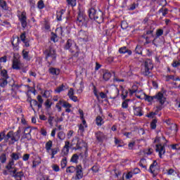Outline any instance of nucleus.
I'll return each mask as SVG.
<instances>
[{
    "label": "nucleus",
    "instance_id": "f257e3e1",
    "mask_svg": "<svg viewBox=\"0 0 180 180\" xmlns=\"http://www.w3.org/2000/svg\"><path fill=\"white\" fill-rule=\"evenodd\" d=\"M44 54L45 56V58L49 63V65H51L56 60L57 58V54L56 53V50L51 49H46Z\"/></svg>",
    "mask_w": 180,
    "mask_h": 180
},
{
    "label": "nucleus",
    "instance_id": "f03ea898",
    "mask_svg": "<svg viewBox=\"0 0 180 180\" xmlns=\"http://www.w3.org/2000/svg\"><path fill=\"white\" fill-rule=\"evenodd\" d=\"M143 99H145V101H147L148 102H151L152 101H154V99H156V101L159 102L160 105H164L166 101V98L164 97V94L161 92H159L157 95L154 96H150L145 94Z\"/></svg>",
    "mask_w": 180,
    "mask_h": 180
},
{
    "label": "nucleus",
    "instance_id": "7ed1b4c3",
    "mask_svg": "<svg viewBox=\"0 0 180 180\" xmlns=\"http://www.w3.org/2000/svg\"><path fill=\"white\" fill-rule=\"evenodd\" d=\"M102 11H96V10H95V8H90L89 11V16L90 19H94V20H96L98 23H101V22H102Z\"/></svg>",
    "mask_w": 180,
    "mask_h": 180
},
{
    "label": "nucleus",
    "instance_id": "20e7f679",
    "mask_svg": "<svg viewBox=\"0 0 180 180\" xmlns=\"http://www.w3.org/2000/svg\"><path fill=\"white\" fill-rule=\"evenodd\" d=\"M143 65L144 68L143 69L142 74L145 75V77H147L150 75L151 70L154 68V65L150 59L145 60Z\"/></svg>",
    "mask_w": 180,
    "mask_h": 180
},
{
    "label": "nucleus",
    "instance_id": "39448f33",
    "mask_svg": "<svg viewBox=\"0 0 180 180\" xmlns=\"http://www.w3.org/2000/svg\"><path fill=\"white\" fill-rule=\"evenodd\" d=\"M77 23L79 25V26H84V27L88 26V18L84 14V13H79Z\"/></svg>",
    "mask_w": 180,
    "mask_h": 180
},
{
    "label": "nucleus",
    "instance_id": "423d86ee",
    "mask_svg": "<svg viewBox=\"0 0 180 180\" xmlns=\"http://www.w3.org/2000/svg\"><path fill=\"white\" fill-rule=\"evenodd\" d=\"M58 36H64L63 33V27H58L56 30V34L54 32L51 33V40L53 43H57L58 41Z\"/></svg>",
    "mask_w": 180,
    "mask_h": 180
},
{
    "label": "nucleus",
    "instance_id": "0eeeda50",
    "mask_svg": "<svg viewBox=\"0 0 180 180\" xmlns=\"http://www.w3.org/2000/svg\"><path fill=\"white\" fill-rule=\"evenodd\" d=\"M129 94L130 95H133V94H135V96L138 99H144V95L146 94L143 93L142 91L137 90V86L134 85L132 86L131 89H129Z\"/></svg>",
    "mask_w": 180,
    "mask_h": 180
},
{
    "label": "nucleus",
    "instance_id": "6e6552de",
    "mask_svg": "<svg viewBox=\"0 0 180 180\" xmlns=\"http://www.w3.org/2000/svg\"><path fill=\"white\" fill-rule=\"evenodd\" d=\"M11 139V143L13 144L15 141H19L20 136L15 135L13 131H9L4 138L5 141H8Z\"/></svg>",
    "mask_w": 180,
    "mask_h": 180
},
{
    "label": "nucleus",
    "instance_id": "1a4fd4ad",
    "mask_svg": "<svg viewBox=\"0 0 180 180\" xmlns=\"http://www.w3.org/2000/svg\"><path fill=\"white\" fill-rule=\"evenodd\" d=\"M11 175L15 178V180H22V178L25 176V174H23V172H18V169H14V170L10 171Z\"/></svg>",
    "mask_w": 180,
    "mask_h": 180
},
{
    "label": "nucleus",
    "instance_id": "9d476101",
    "mask_svg": "<svg viewBox=\"0 0 180 180\" xmlns=\"http://www.w3.org/2000/svg\"><path fill=\"white\" fill-rule=\"evenodd\" d=\"M12 67L13 70H22L23 64L20 63V60H19V58L14 57Z\"/></svg>",
    "mask_w": 180,
    "mask_h": 180
},
{
    "label": "nucleus",
    "instance_id": "9b49d317",
    "mask_svg": "<svg viewBox=\"0 0 180 180\" xmlns=\"http://www.w3.org/2000/svg\"><path fill=\"white\" fill-rule=\"evenodd\" d=\"M20 21L21 22L22 27H26L27 26V22L26 21V12L22 11L20 14H18Z\"/></svg>",
    "mask_w": 180,
    "mask_h": 180
},
{
    "label": "nucleus",
    "instance_id": "f8f14e48",
    "mask_svg": "<svg viewBox=\"0 0 180 180\" xmlns=\"http://www.w3.org/2000/svg\"><path fill=\"white\" fill-rule=\"evenodd\" d=\"M155 150H156L157 153H159L160 158H162V155H164V154H165V147L164 146H162V144H157Z\"/></svg>",
    "mask_w": 180,
    "mask_h": 180
},
{
    "label": "nucleus",
    "instance_id": "ddd939ff",
    "mask_svg": "<svg viewBox=\"0 0 180 180\" xmlns=\"http://www.w3.org/2000/svg\"><path fill=\"white\" fill-rule=\"evenodd\" d=\"M82 167H81V165H79L77 167L76 169V180H79L81 179H82V176H84V174H82Z\"/></svg>",
    "mask_w": 180,
    "mask_h": 180
},
{
    "label": "nucleus",
    "instance_id": "4468645a",
    "mask_svg": "<svg viewBox=\"0 0 180 180\" xmlns=\"http://www.w3.org/2000/svg\"><path fill=\"white\" fill-rule=\"evenodd\" d=\"M6 169L9 171L10 174L11 171H14L15 169H17L16 167H15V161L9 160L8 163L6 166Z\"/></svg>",
    "mask_w": 180,
    "mask_h": 180
},
{
    "label": "nucleus",
    "instance_id": "2eb2a0df",
    "mask_svg": "<svg viewBox=\"0 0 180 180\" xmlns=\"http://www.w3.org/2000/svg\"><path fill=\"white\" fill-rule=\"evenodd\" d=\"M70 141H66L65 142V146L62 150V153H63L64 155H67V154H68V153H70Z\"/></svg>",
    "mask_w": 180,
    "mask_h": 180
},
{
    "label": "nucleus",
    "instance_id": "dca6fc26",
    "mask_svg": "<svg viewBox=\"0 0 180 180\" xmlns=\"http://www.w3.org/2000/svg\"><path fill=\"white\" fill-rule=\"evenodd\" d=\"M78 37L81 40H88V33L84 30H80L79 32Z\"/></svg>",
    "mask_w": 180,
    "mask_h": 180
},
{
    "label": "nucleus",
    "instance_id": "f3484780",
    "mask_svg": "<svg viewBox=\"0 0 180 180\" xmlns=\"http://www.w3.org/2000/svg\"><path fill=\"white\" fill-rule=\"evenodd\" d=\"M21 155L20 153H13L11 155V158L10 161H18L19 158H20Z\"/></svg>",
    "mask_w": 180,
    "mask_h": 180
},
{
    "label": "nucleus",
    "instance_id": "a211bd4d",
    "mask_svg": "<svg viewBox=\"0 0 180 180\" xmlns=\"http://www.w3.org/2000/svg\"><path fill=\"white\" fill-rule=\"evenodd\" d=\"M164 34V30H161V29H158L156 31V37H155V39L153 40L152 43L153 44H154L155 46V41L157 40L158 37H160V36H162Z\"/></svg>",
    "mask_w": 180,
    "mask_h": 180
},
{
    "label": "nucleus",
    "instance_id": "6ab92c4d",
    "mask_svg": "<svg viewBox=\"0 0 180 180\" xmlns=\"http://www.w3.org/2000/svg\"><path fill=\"white\" fill-rule=\"evenodd\" d=\"M134 113L136 116H143L141 107L134 106Z\"/></svg>",
    "mask_w": 180,
    "mask_h": 180
},
{
    "label": "nucleus",
    "instance_id": "aec40b11",
    "mask_svg": "<svg viewBox=\"0 0 180 180\" xmlns=\"http://www.w3.org/2000/svg\"><path fill=\"white\" fill-rule=\"evenodd\" d=\"M96 138L98 141H103V139H105V134L103 132L98 131L96 133Z\"/></svg>",
    "mask_w": 180,
    "mask_h": 180
},
{
    "label": "nucleus",
    "instance_id": "412c9836",
    "mask_svg": "<svg viewBox=\"0 0 180 180\" xmlns=\"http://www.w3.org/2000/svg\"><path fill=\"white\" fill-rule=\"evenodd\" d=\"M119 52L120 53V54H124L127 53L129 56H131V51L127 49L126 46L120 48Z\"/></svg>",
    "mask_w": 180,
    "mask_h": 180
},
{
    "label": "nucleus",
    "instance_id": "4be33fe9",
    "mask_svg": "<svg viewBox=\"0 0 180 180\" xmlns=\"http://www.w3.org/2000/svg\"><path fill=\"white\" fill-rule=\"evenodd\" d=\"M157 161H154L152 165H150L149 171L151 174H154L155 172V169H157Z\"/></svg>",
    "mask_w": 180,
    "mask_h": 180
},
{
    "label": "nucleus",
    "instance_id": "5701e85b",
    "mask_svg": "<svg viewBox=\"0 0 180 180\" xmlns=\"http://www.w3.org/2000/svg\"><path fill=\"white\" fill-rule=\"evenodd\" d=\"M49 74H51L52 75H60V69L51 68H49Z\"/></svg>",
    "mask_w": 180,
    "mask_h": 180
},
{
    "label": "nucleus",
    "instance_id": "b1692460",
    "mask_svg": "<svg viewBox=\"0 0 180 180\" xmlns=\"http://www.w3.org/2000/svg\"><path fill=\"white\" fill-rule=\"evenodd\" d=\"M51 147H53V141H49L48 142H46L45 145V148L46 150V152L49 153V154H50V150L53 149L51 148Z\"/></svg>",
    "mask_w": 180,
    "mask_h": 180
},
{
    "label": "nucleus",
    "instance_id": "393cba45",
    "mask_svg": "<svg viewBox=\"0 0 180 180\" xmlns=\"http://www.w3.org/2000/svg\"><path fill=\"white\" fill-rule=\"evenodd\" d=\"M112 92L114 94H112V93H110V98L111 99H116V97L119 95V89L115 88L112 90Z\"/></svg>",
    "mask_w": 180,
    "mask_h": 180
},
{
    "label": "nucleus",
    "instance_id": "a878e982",
    "mask_svg": "<svg viewBox=\"0 0 180 180\" xmlns=\"http://www.w3.org/2000/svg\"><path fill=\"white\" fill-rule=\"evenodd\" d=\"M110 77H112V74L108 70H106L103 75L104 81H109V79H110Z\"/></svg>",
    "mask_w": 180,
    "mask_h": 180
},
{
    "label": "nucleus",
    "instance_id": "bb28decb",
    "mask_svg": "<svg viewBox=\"0 0 180 180\" xmlns=\"http://www.w3.org/2000/svg\"><path fill=\"white\" fill-rule=\"evenodd\" d=\"M103 123H105V122L103 121L102 117L98 116L96 118V124H97V126H101L103 124Z\"/></svg>",
    "mask_w": 180,
    "mask_h": 180
},
{
    "label": "nucleus",
    "instance_id": "cd10ccee",
    "mask_svg": "<svg viewBox=\"0 0 180 180\" xmlns=\"http://www.w3.org/2000/svg\"><path fill=\"white\" fill-rule=\"evenodd\" d=\"M37 101L39 102V103H38V108L41 109V106H43V102H44V101L43 100V98H41V96H40V95H38L37 96Z\"/></svg>",
    "mask_w": 180,
    "mask_h": 180
},
{
    "label": "nucleus",
    "instance_id": "c85d7f7f",
    "mask_svg": "<svg viewBox=\"0 0 180 180\" xmlns=\"http://www.w3.org/2000/svg\"><path fill=\"white\" fill-rule=\"evenodd\" d=\"M57 136L59 139V140L63 141V140L65 139V133H64V131H60L58 133Z\"/></svg>",
    "mask_w": 180,
    "mask_h": 180
},
{
    "label": "nucleus",
    "instance_id": "c756f323",
    "mask_svg": "<svg viewBox=\"0 0 180 180\" xmlns=\"http://www.w3.org/2000/svg\"><path fill=\"white\" fill-rule=\"evenodd\" d=\"M22 57L25 60L27 61H30V56H29V51H26L25 50L22 51Z\"/></svg>",
    "mask_w": 180,
    "mask_h": 180
},
{
    "label": "nucleus",
    "instance_id": "7c9ffc66",
    "mask_svg": "<svg viewBox=\"0 0 180 180\" xmlns=\"http://www.w3.org/2000/svg\"><path fill=\"white\" fill-rule=\"evenodd\" d=\"M159 13H162V16H167V15H168V8H162L159 10Z\"/></svg>",
    "mask_w": 180,
    "mask_h": 180
},
{
    "label": "nucleus",
    "instance_id": "2f4dec72",
    "mask_svg": "<svg viewBox=\"0 0 180 180\" xmlns=\"http://www.w3.org/2000/svg\"><path fill=\"white\" fill-rule=\"evenodd\" d=\"M8 85V80L6 79H0V86L1 88H5Z\"/></svg>",
    "mask_w": 180,
    "mask_h": 180
},
{
    "label": "nucleus",
    "instance_id": "473e14b6",
    "mask_svg": "<svg viewBox=\"0 0 180 180\" xmlns=\"http://www.w3.org/2000/svg\"><path fill=\"white\" fill-rule=\"evenodd\" d=\"M51 158L53 160V158H54V156L56 155V154H57V153H58L59 150H58V148H55L51 149Z\"/></svg>",
    "mask_w": 180,
    "mask_h": 180
},
{
    "label": "nucleus",
    "instance_id": "72a5a7b5",
    "mask_svg": "<svg viewBox=\"0 0 180 180\" xmlns=\"http://www.w3.org/2000/svg\"><path fill=\"white\" fill-rule=\"evenodd\" d=\"M75 171H76V169L74 166H70L66 169V172L68 174H74Z\"/></svg>",
    "mask_w": 180,
    "mask_h": 180
},
{
    "label": "nucleus",
    "instance_id": "f704fd0d",
    "mask_svg": "<svg viewBox=\"0 0 180 180\" xmlns=\"http://www.w3.org/2000/svg\"><path fill=\"white\" fill-rule=\"evenodd\" d=\"M39 103L37 102V101L33 99L30 101V108L31 109H32V110H34V108H33V106H38Z\"/></svg>",
    "mask_w": 180,
    "mask_h": 180
},
{
    "label": "nucleus",
    "instance_id": "c9c22d12",
    "mask_svg": "<svg viewBox=\"0 0 180 180\" xmlns=\"http://www.w3.org/2000/svg\"><path fill=\"white\" fill-rule=\"evenodd\" d=\"M79 158V157L78 156L77 154H74L70 160V161L72 162H75V164H77V162H78V159Z\"/></svg>",
    "mask_w": 180,
    "mask_h": 180
},
{
    "label": "nucleus",
    "instance_id": "e433bc0d",
    "mask_svg": "<svg viewBox=\"0 0 180 180\" xmlns=\"http://www.w3.org/2000/svg\"><path fill=\"white\" fill-rule=\"evenodd\" d=\"M142 52H143V48L141 47V46L137 45L135 49V53H136V54H141Z\"/></svg>",
    "mask_w": 180,
    "mask_h": 180
},
{
    "label": "nucleus",
    "instance_id": "4c0bfd02",
    "mask_svg": "<svg viewBox=\"0 0 180 180\" xmlns=\"http://www.w3.org/2000/svg\"><path fill=\"white\" fill-rule=\"evenodd\" d=\"M44 105L46 109H50L51 108V105H53V103L50 101V99H47L45 101Z\"/></svg>",
    "mask_w": 180,
    "mask_h": 180
},
{
    "label": "nucleus",
    "instance_id": "58836bf2",
    "mask_svg": "<svg viewBox=\"0 0 180 180\" xmlns=\"http://www.w3.org/2000/svg\"><path fill=\"white\" fill-rule=\"evenodd\" d=\"M30 133H32V128L27 127L24 129V134L27 137V136H30Z\"/></svg>",
    "mask_w": 180,
    "mask_h": 180
},
{
    "label": "nucleus",
    "instance_id": "ea45409f",
    "mask_svg": "<svg viewBox=\"0 0 180 180\" xmlns=\"http://www.w3.org/2000/svg\"><path fill=\"white\" fill-rule=\"evenodd\" d=\"M0 162L1 164H5V162H6V155L5 153L0 155Z\"/></svg>",
    "mask_w": 180,
    "mask_h": 180
},
{
    "label": "nucleus",
    "instance_id": "a19ab883",
    "mask_svg": "<svg viewBox=\"0 0 180 180\" xmlns=\"http://www.w3.org/2000/svg\"><path fill=\"white\" fill-rule=\"evenodd\" d=\"M0 75H1L3 78H4V79H8V78H9V77L8 76V72L6 71V70H1V74Z\"/></svg>",
    "mask_w": 180,
    "mask_h": 180
},
{
    "label": "nucleus",
    "instance_id": "79ce46f5",
    "mask_svg": "<svg viewBox=\"0 0 180 180\" xmlns=\"http://www.w3.org/2000/svg\"><path fill=\"white\" fill-rule=\"evenodd\" d=\"M0 6L2 8V9H8V6H6V1L4 0H0Z\"/></svg>",
    "mask_w": 180,
    "mask_h": 180
},
{
    "label": "nucleus",
    "instance_id": "37998d69",
    "mask_svg": "<svg viewBox=\"0 0 180 180\" xmlns=\"http://www.w3.org/2000/svg\"><path fill=\"white\" fill-rule=\"evenodd\" d=\"M68 2V5H70V6H75L77 5V0H66Z\"/></svg>",
    "mask_w": 180,
    "mask_h": 180
},
{
    "label": "nucleus",
    "instance_id": "c03bdc74",
    "mask_svg": "<svg viewBox=\"0 0 180 180\" xmlns=\"http://www.w3.org/2000/svg\"><path fill=\"white\" fill-rule=\"evenodd\" d=\"M170 129L172 131H174V133H176L178 131V127L176 124H172L170 126Z\"/></svg>",
    "mask_w": 180,
    "mask_h": 180
},
{
    "label": "nucleus",
    "instance_id": "a18cd8bd",
    "mask_svg": "<svg viewBox=\"0 0 180 180\" xmlns=\"http://www.w3.org/2000/svg\"><path fill=\"white\" fill-rule=\"evenodd\" d=\"M44 98H50L51 96V91L46 90L43 94Z\"/></svg>",
    "mask_w": 180,
    "mask_h": 180
},
{
    "label": "nucleus",
    "instance_id": "49530a36",
    "mask_svg": "<svg viewBox=\"0 0 180 180\" xmlns=\"http://www.w3.org/2000/svg\"><path fill=\"white\" fill-rule=\"evenodd\" d=\"M37 7L39 8V9H43V8H44V2L43 1V0H40L39 1H38Z\"/></svg>",
    "mask_w": 180,
    "mask_h": 180
},
{
    "label": "nucleus",
    "instance_id": "de8ad7c7",
    "mask_svg": "<svg viewBox=\"0 0 180 180\" xmlns=\"http://www.w3.org/2000/svg\"><path fill=\"white\" fill-rule=\"evenodd\" d=\"M12 44L14 47L19 46V38L14 39L12 41Z\"/></svg>",
    "mask_w": 180,
    "mask_h": 180
},
{
    "label": "nucleus",
    "instance_id": "09e8293b",
    "mask_svg": "<svg viewBox=\"0 0 180 180\" xmlns=\"http://www.w3.org/2000/svg\"><path fill=\"white\" fill-rule=\"evenodd\" d=\"M151 129H156L157 127V120H153L152 122L150 123Z\"/></svg>",
    "mask_w": 180,
    "mask_h": 180
},
{
    "label": "nucleus",
    "instance_id": "8fccbe9b",
    "mask_svg": "<svg viewBox=\"0 0 180 180\" xmlns=\"http://www.w3.org/2000/svg\"><path fill=\"white\" fill-rule=\"evenodd\" d=\"M63 91H64V85H62L60 86H58L56 90L55 91L57 93V94H60V92H63Z\"/></svg>",
    "mask_w": 180,
    "mask_h": 180
},
{
    "label": "nucleus",
    "instance_id": "3c124183",
    "mask_svg": "<svg viewBox=\"0 0 180 180\" xmlns=\"http://www.w3.org/2000/svg\"><path fill=\"white\" fill-rule=\"evenodd\" d=\"M176 174V171H175L174 169H169L167 171V175H175Z\"/></svg>",
    "mask_w": 180,
    "mask_h": 180
},
{
    "label": "nucleus",
    "instance_id": "603ef678",
    "mask_svg": "<svg viewBox=\"0 0 180 180\" xmlns=\"http://www.w3.org/2000/svg\"><path fill=\"white\" fill-rule=\"evenodd\" d=\"M51 167L55 172H58V171H60V167L58 165H53Z\"/></svg>",
    "mask_w": 180,
    "mask_h": 180
},
{
    "label": "nucleus",
    "instance_id": "864d4df0",
    "mask_svg": "<svg viewBox=\"0 0 180 180\" xmlns=\"http://www.w3.org/2000/svg\"><path fill=\"white\" fill-rule=\"evenodd\" d=\"M80 87L79 89H77L78 94H82V91H84V82H81L80 84Z\"/></svg>",
    "mask_w": 180,
    "mask_h": 180
},
{
    "label": "nucleus",
    "instance_id": "5fc2aeb1",
    "mask_svg": "<svg viewBox=\"0 0 180 180\" xmlns=\"http://www.w3.org/2000/svg\"><path fill=\"white\" fill-rule=\"evenodd\" d=\"M65 109L68 108H72V105L71 104H70L67 101H63V105Z\"/></svg>",
    "mask_w": 180,
    "mask_h": 180
},
{
    "label": "nucleus",
    "instance_id": "6e6d98bb",
    "mask_svg": "<svg viewBox=\"0 0 180 180\" xmlns=\"http://www.w3.org/2000/svg\"><path fill=\"white\" fill-rule=\"evenodd\" d=\"M62 168H65L67 166V159H63L60 163Z\"/></svg>",
    "mask_w": 180,
    "mask_h": 180
},
{
    "label": "nucleus",
    "instance_id": "4d7b16f0",
    "mask_svg": "<svg viewBox=\"0 0 180 180\" xmlns=\"http://www.w3.org/2000/svg\"><path fill=\"white\" fill-rule=\"evenodd\" d=\"M129 106V103L127 101H124L122 104V108H123V109H127V107Z\"/></svg>",
    "mask_w": 180,
    "mask_h": 180
},
{
    "label": "nucleus",
    "instance_id": "13d9d810",
    "mask_svg": "<svg viewBox=\"0 0 180 180\" xmlns=\"http://www.w3.org/2000/svg\"><path fill=\"white\" fill-rule=\"evenodd\" d=\"M71 42H72L71 39L68 40L66 45H65V49L67 50H68V49H70V47H71V46H72Z\"/></svg>",
    "mask_w": 180,
    "mask_h": 180
},
{
    "label": "nucleus",
    "instance_id": "bf43d9fd",
    "mask_svg": "<svg viewBox=\"0 0 180 180\" xmlns=\"http://www.w3.org/2000/svg\"><path fill=\"white\" fill-rule=\"evenodd\" d=\"M153 148H149L146 150H145V154H147V155H151V154H153Z\"/></svg>",
    "mask_w": 180,
    "mask_h": 180
},
{
    "label": "nucleus",
    "instance_id": "052dcab7",
    "mask_svg": "<svg viewBox=\"0 0 180 180\" xmlns=\"http://www.w3.org/2000/svg\"><path fill=\"white\" fill-rule=\"evenodd\" d=\"M179 65H180V60L179 61L175 60L172 63V67L174 68L179 67Z\"/></svg>",
    "mask_w": 180,
    "mask_h": 180
},
{
    "label": "nucleus",
    "instance_id": "680f3d73",
    "mask_svg": "<svg viewBox=\"0 0 180 180\" xmlns=\"http://www.w3.org/2000/svg\"><path fill=\"white\" fill-rule=\"evenodd\" d=\"M133 172H129L128 174L126 175V179H130V178H133Z\"/></svg>",
    "mask_w": 180,
    "mask_h": 180
},
{
    "label": "nucleus",
    "instance_id": "e2e57ef3",
    "mask_svg": "<svg viewBox=\"0 0 180 180\" xmlns=\"http://www.w3.org/2000/svg\"><path fill=\"white\" fill-rule=\"evenodd\" d=\"M136 8H137V5L136 4H131L129 6V11H134V9H136Z\"/></svg>",
    "mask_w": 180,
    "mask_h": 180
},
{
    "label": "nucleus",
    "instance_id": "0e129e2a",
    "mask_svg": "<svg viewBox=\"0 0 180 180\" xmlns=\"http://www.w3.org/2000/svg\"><path fill=\"white\" fill-rule=\"evenodd\" d=\"M54 120V117L49 116L48 119V122L50 124V126H53V121Z\"/></svg>",
    "mask_w": 180,
    "mask_h": 180
},
{
    "label": "nucleus",
    "instance_id": "69168bd1",
    "mask_svg": "<svg viewBox=\"0 0 180 180\" xmlns=\"http://www.w3.org/2000/svg\"><path fill=\"white\" fill-rule=\"evenodd\" d=\"M30 158V155H29V154H25V155L22 156V160H23V161H27Z\"/></svg>",
    "mask_w": 180,
    "mask_h": 180
},
{
    "label": "nucleus",
    "instance_id": "338daca9",
    "mask_svg": "<svg viewBox=\"0 0 180 180\" xmlns=\"http://www.w3.org/2000/svg\"><path fill=\"white\" fill-rule=\"evenodd\" d=\"M68 95L69 98H70L71 96H74V89H70L68 91Z\"/></svg>",
    "mask_w": 180,
    "mask_h": 180
},
{
    "label": "nucleus",
    "instance_id": "774afa93",
    "mask_svg": "<svg viewBox=\"0 0 180 180\" xmlns=\"http://www.w3.org/2000/svg\"><path fill=\"white\" fill-rule=\"evenodd\" d=\"M169 79H175V77L174 75H167L166 76V81H169Z\"/></svg>",
    "mask_w": 180,
    "mask_h": 180
}]
</instances>
